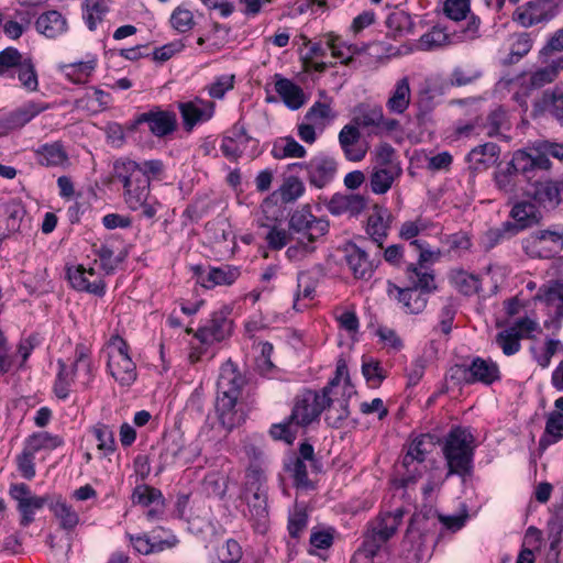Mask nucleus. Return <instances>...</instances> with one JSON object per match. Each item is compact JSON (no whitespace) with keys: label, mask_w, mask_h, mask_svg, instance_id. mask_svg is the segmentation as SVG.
<instances>
[{"label":"nucleus","mask_w":563,"mask_h":563,"mask_svg":"<svg viewBox=\"0 0 563 563\" xmlns=\"http://www.w3.org/2000/svg\"><path fill=\"white\" fill-rule=\"evenodd\" d=\"M165 165L161 159L134 161L120 157L113 162L112 183L120 185L122 197L131 211L141 210L145 219H154L162 203L151 195V181L162 180Z\"/></svg>","instance_id":"obj_1"},{"label":"nucleus","mask_w":563,"mask_h":563,"mask_svg":"<svg viewBox=\"0 0 563 563\" xmlns=\"http://www.w3.org/2000/svg\"><path fill=\"white\" fill-rule=\"evenodd\" d=\"M245 384V377L231 360L221 365L217 380L216 412L220 424L228 431L245 421V412L239 404Z\"/></svg>","instance_id":"obj_2"},{"label":"nucleus","mask_w":563,"mask_h":563,"mask_svg":"<svg viewBox=\"0 0 563 563\" xmlns=\"http://www.w3.org/2000/svg\"><path fill=\"white\" fill-rule=\"evenodd\" d=\"M405 275L408 285L404 287L387 280V296L395 300L405 313L419 314L426 309L430 294L437 290L434 274L424 266L421 268L415 263H409Z\"/></svg>","instance_id":"obj_3"},{"label":"nucleus","mask_w":563,"mask_h":563,"mask_svg":"<svg viewBox=\"0 0 563 563\" xmlns=\"http://www.w3.org/2000/svg\"><path fill=\"white\" fill-rule=\"evenodd\" d=\"M440 445L446 465L445 478L457 476L465 481L473 475L476 443L468 428L453 426L440 439Z\"/></svg>","instance_id":"obj_4"},{"label":"nucleus","mask_w":563,"mask_h":563,"mask_svg":"<svg viewBox=\"0 0 563 563\" xmlns=\"http://www.w3.org/2000/svg\"><path fill=\"white\" fill-rule=\"evenodd\" d=\"M405 514L404 507L393 511H379L375 519L368 522L362 545L352 555L351 563H375V555L395 536Z\"/></svg>","instance_id":"obj_5"},{"label":"nucleus","mask_w":563,"mask_h":563,"mask_svg":"<svg viewBox=\"0 0 563 563\" xmlns=\"http://www.w3.org/2000/svg\"><path fill=\"white\" fill-rule=\"evenodd\" d=\"M0 77L16 78L20 87L27 92L38 90V76L33 58L13 46L5 47L0 52Z\"/></svg>","instance_id":"obj_6"},{"label":"nucleus","mask_w":563,"mask_h":563,"mask_svg":"<svg viewBox=\"0 0 563 563\" xmlns=\"http://www.w3.org/2000/svg\"><path fill=\"white\" fill-rule=\"evenodd\" d=\"M437 444H440V438L435 434L420 433L410 435L407 451L401 460V467L405 468V473L400 478L402 487L407 488L418 481L421 473L413 464H422Z\"/></svg>","instance_id":"obj_7"},{"label":"nucleus","mask_w":563,"mask_h":563,"mask_svg":"<svg viewBox=\"0 0 563 563\" xmlns=\"http://www.w3.org/2000/svg\"><path fill=\"white\" fill-rule=\"evenodd\" d=\"M107 369L119 385L130 387L137 378L136 365L129 354L128 342L115 334L108 346Z\"/></svg>","instance_id":"obj_8"},{"label":"nucleus","mask_w":563,"mask_h":563,"mask_svg":"<svg viewBox=\"0 0 563 563\" xmlns=\"http://www.w3.org/2000/svg\"><path fill=\"white\" fill-rule=\"evenodd\" d=\"M327 406L329 399L324 390L303 388L295 397L289 420L295 421L296 427L306 428L319 420Z\"/></svg>","instance_id":"obj_9"},{"label":"nucleus","mask_w":563,"mask_h":563,"mask_svg":"<svg viewBox=\"0 0 563 563\" xmlns=\"http://www.w3.org/2000/svg\"><path fill=\"white\" fill-rule=\"evenodd\" d=\"M523 252L531 258H553L563 251V225L537 230L521 242Z\"/></svg>","instance_id":"obj_10"},{"label":"nucleus","mask_w":563,"mask_h":563,"mask_svg":"<svg viewBox=\"0 0 563 563\" xmlns=\"http://www.w3.org/2000/svg\"><path fill=\"white\" fill-rule=\"evenodd\" d=\"M562 0H530L519 5L514 12V21L522 27L545 24L560 12Z\"/></svg>","instance_id":"obj_11"},{"label":"nucleus","mask_w":563,"mask_h":563,"mask_svg":"<svg viewBox=\"0 0 563 563\" xmlns=\"http://www.w3.org/2000/svg\"><path fill=\"white\" fill-rule=\"evenodd\" d=\"M329 221L324 218H317L311 212L309 205L295 210L289 219V228L295 233L301 234L300 239L308 242H316L329 232Z\"/></svg>","instance_id":"obj_12"},{"label":"nucleus","mask_w":563,"mask_h":563,"mask_svg":"<svg viewBox=\"0 0 563 563\" xmlns=\"http://www.w3.org/2000/svg\"><path fill=\"white\" fill-rule=\"evenodd\" d=\"M527 195L547 211L555 210L562 202L563 181L543 178L532 179Z\"/></svg>","instance_id":"obj_13"},{"label":"nucleus","mask_w":563,"mask_h":563,"mask_svg":"<svg viewBox=\"0 0 563 563\" xmlns=\"http://www.w3.org/2000/svg\"><path fill=\"white\" fill-rule=\"evenodd\" d=\"M48 108L49 106L47 103L29 100L16 109L3 113L0 115V137L8 135L12 131L24 128Z\"/></svg>","instance_id":"obj_14"},{"label":"nucleus","mask_w":563,"mask_h":563,"mask_svg":"<svg viewBox=\"0 0 563 563\" xmlns=\"http://www.w3.org/2000/svg\"><path fill=\"white\" fill-rule=\"evenodd\" d=\"M354 385H349L342 391L328 393L329 406L324 412V422L332 429H342L345 427L350 417V400L356 395Z\"/></svg>","instance_id":"obj_15"},{"label":"nucleus","mask_w":563,"mask_h":563,"mask_svg":"<svg viewBox=\"0 0 563 563\" xmlns=\"http://www.w3.org/2000/svg\"><path fill=\"white\" fill-rule=\"evenodd\" d=\"M344 260L354 278L363 280H369L380 264L379 254L369 257L368 253L354 242L345 244Z\"/></svg>","instance_id":"obj_16"},{"label":"nucleus","mask_w":563,"mask_h":563,"mask_svg":"<svg viewBox=\"0 0 563 563\" xmlns=\"http://www.w3.org/2000/svg\"><path fill=\"white\" fill-rule=\"evenodd\" d=\"M230 313L231 310L228 307L212 312L207 323L198 328L195 338L203 344H211L213 342H221L230 336L233 329Z\"/></svg>","instance_id":"obj_17"},{"label":"nucleus","mask_w":563,"mask_h":563,"mask_svg":"<svg viewBox=\"0 0 563 563\" xmlns=\"http://www.w3.org/2000/svg\"><path fill=\"white\" fill-rule=\"evenodd\" d=\"M66 277L77 291L87 292L97 297H103L107 291V284L98 276L95 268H86L84 265H73L66 268Z\"/></svg>","instance_id":"obj_18"},{"label":"nucleus","mask_w":563,"mask_h":563,"mask_svg":"<svg viewBox=\"0 0 563 563\" xmlns=\"http://www.w3.org/2000/svg\"><path fill=\"white\" fill-rule=\"evenodd\" d=\"M194 276L202 287L212 289L217 286H231L241 276V267L230 264L209 266L207 269L201 265L192 267Z\"/></svg>","instance_id":"obj_19"},{"label":"nucleus","mask_w":563,"mask_h":563,"mask_svg":"<svg viewBox=\"0 0 563 563\" xmlns=\"http://www.w3.org/2000/svg\"><path fill=\"white\" fill-rule=\"evenodd\" d=\"M305 170L310 186L322 189L335 178L338 163L332 156L319 153L305 163Z\"/></svg>","instance_id":"obj_20"},{"label":"nucleus","mask_w":563,"mask_h":563,"mask_svg":"<svg viewBox=\"0 0 563 563\" xmlns=\"http://www.w3.org/2000/svg\"><path fill=\"white\" fill-rule=\"evenodd\" d=\"M183 126L186 132H191L198 124H202L211 120L214 115L216 103L196 97L194 100L178 102Z\"/></svg>","instance_id":"obj_21"},{"label":"nucleus","mask_w":563,"mask_h":563,"mask_svg":"<svg viewBox=\"0 0 563 563\" xmlns=\"http://www.w3.org/2000/svg\"><path fill=\"white\" fill-rule=\"evenodd\" d=\"M427 229L421 217H418L413 221H405L400 229L398 236L401 240L409 241V247L418 253L417 265L423 268V265L430 262L434 255V252L430 249V245L424 240L416 239L422 231Z\"/></svg>","instance_id":"obj_22"},{"label":"nucleus","mask_w":563,"mask_h":563,"mask_svg":"<svg viewBox=\"0 0 563 563\" xmlns=\"http://www.w3.org/2000/svg\"><path fill=\"white\" fill-rule=\"evenodd\" d=\"M136 123H146L148 131L154 136L162 139L176 131L177 117L173 111L163 110L161 107L154 106L148 111L137 114Z\"/></svg>","instance_id":"obj_23"},{"label":"nucleus","mask_w":563,"mask_h":563,"mask_svg":"<svg viewBox=\"0 0 563 563\" xmlns=\"http://www.w3.org/2000/svg\"><path fill=\"white\" fill-rule=\"evenodd\" d=\"M393 222L391 212L384 206L375 205L366 222V233L383 249Z\"/></svg>","instance_id":"obj_24"},{"label":"nucleus","mask_w":563,"mask_h":563,"mask_svg":"<svg viewBox=\"0 0 563 563\" xmlns=\"http://www.w3.org/2000/svg\"><path fill=\"white\" fill-rule=\"evenodd\" d=\"M549 112L558 121L563 122V88L555 86L544 90L542 97L533 103L532 117L538 118Z\"/></svg>","instance_id":"obj_25"},{"label":"nucleus","mask_w":563,"mask_h":563,"mask_svg":"<svg viewBox=\"0 0 563 563\" xmlns=\"http://www.w3.org/2000/svg\"><path fill=\"white\" fill-rule=\"evenodd\" d=\"M468 366L472 385L481 383L485 386H490L501 379L498 364L490 358L475 356L471 360Z\"/></svg>","instance_id":"obj_26"},{"label":"nucleus","mask_w":563,"mask_h":563,"mask_svg":"<svg viewBox=\"0 0 563 563\" xmlns=\"http://www.w3.org/2000/svg\"><path fill=\"white\" fill-rule=\"evenodd\" d=\"M36 163L44 167H64L69 156L62 141L44 143L33 150Z\"/></svg>","instance_id":"obj_27"},{"label":"nucleus","mask_w":563,"mask_h":563,"mask_svg":"<svg viewBox=\"0 0 563 563\" xmlns=\"http://www.w3.org/2000/svg\"><path fill=\"white\" fill-rule=\"evenodd\" d=\"M35 29L41 35L53 40L68 31V22L59 11L48 10L37 16Z\"/></svg>","instance_id":"obj_28"},{"label":"nucleus","mask_w":563,"mask_h":563,"mask_svg":"<svg viewBox=\"0 0 563 563\" xmlns=\"http://www.w3.org/2000/svg\"><path fill=\"white\" fill-rule=\"evenodd\" d=\"M509 217L514 220L511 222L517 233L538 224L542 219L537 206L526 200L517 201L512 206Z\"/></svg>","instance_id":"obj_29"},{"label":"nucleus","mask_w":563,"mask_h":563,"mask_svg":"<svg viewBox=\"0 0 563 563\" xmlns=\"http://www.w3.org/2000/svg\"><path fill=\"white\" fill-rule=\"evenodd\" d=\"M47 507L58 520L60 529L73 531L78 526L80 520L78 512L60 495L49 496Z\"/></svg>","instance_id":"obj_30"},{"label":"nucleus","mask_w":563,"mask_h":563,"mask_svg":"<svg viewBox=\"0 0 563 563\" xmlns=\"http://www.w3.org/2000/svg\"><path fill=\"white\" fill-rule=\"evenodd\" d=\"M427 520V514L415 512L409 520L402 539V548L409 552L412 551L416 559L418 558V553L421 551V547L423 544L422 530L426 528L424 523Z\"/></svg>","instance_id":"obj_31"},{"label":"nucleus","mask_w":563,"mask_h":563,"mask_svg":"<svg viewBox=\"0 0 563 563\" xmlns=\"http://www.w3.org/2000/svg\"><path fill=\"white\" fill-rule=\"evenodd\" d=\"M500 147L496 143L487 142L472 148L466 161L473 169L482 172L493 166L498 161Z\"/></svg>","instance_id":"obj_32"},{"label":"nucleus","mask_w":563,"mask_h":563,"mask_svg":"<svg viewBox=\"0 0 563 563\" xmlns=\"http://www.w3.org/2000/svg\"><path fill=\"white\" fill-rule=\"evenodd\" d=\"M275 91L291 110H297L305 103V95L300 86L279 74L275 75Z\"/></svg>","instance_id":"obj_33"},{"label":"nucleus","mask_w":563,"mask_h":563,"mask_svg":"<svg viewBox=\"0 0 563 563\" xmlns=\"http://www.w3.org/2000/svg\"><path fill=\"white\" fill-rule=\"evenodd\" d=\"M247 505L253 529L257 533H265L268 521L267 490L252 494V498L247 500Z\"/></svg>","instance_id":"obj_34"},{"label":"nucleus","mask_w":563,"mask_h":563,"mask_svg":"<svg viewBox=\"0 0 563 563\" xmlns=\"http://www.w3.org/2000/svg\"><path fill=\"white\" fill-rule=\"evenodd\" d=\"M411 90L408 77L398 79L390 91L386 107L390 113L402 114L409 108Z\"/></svg>","instance_id":"obj_35"},{"label":"nucleus","mask_w":563,"mask_h":563,"mask_svg":"<svg viewBox=\"0 0 563 563\" xmlns=\"http://www.w3.org/2000/svg\"><path fill=\"white\" fill-rule=\"evenodd\" d=\"M98 65V58L88 54L85 60L74 62L63 66L66 78L76 85L86 84Z\"/></svg>","instance_id":"obj_36"},{"label":"nucleus","mask_w":563,"mask_h":563,"mask_svg":"<svg viewBox=\"0 0 563 563\" xmlns=\"http://www.w3.org/2000/svg\"><path fill=\"white\" fill-rule=\"evenodd\" d=\"M536 299L544 302L548 307H554L551 322H555L558 329L561 328L563 320V284L556 283L547 289L540 288Z\"/></svg>","instance_id":"obj_37"},{"label":"nucleus","mask_w":563,"mask_h":563,"mask_svg":"<svg viewBox=\"0 0 563 563\" xmlns=\"http://www.w3.org/2000/svg\"><path fill=\"white\" fill-rule=\"evenodd\" d=\"M563 439V413L551 411L545 421L544 432L539 440L541 450L548 449Z\"/></svg>","instance_id":"obj_38"},{"label":"nucleus","mask_w":563,"mask_h":563,"mask_svg":"<svg viewBox=\"0 0 563 563\" xmlns=\"http://www.w3.org/2000/svg\"><path fill=\"white\" fill-rule=\"evenodd\" d=\"M533 40L530 33L522 32L515 36L507 56L500 59L503 66L518 64L532 48Z\"/></svg>","instance_id":"obj_39"},{"label":"nucleus","mask_w":563,"mask_h":563,"mask_svg":"<svg viewBox=\"0 0 563 563\" xmlns=\"http://www.w3.org/2000/svg\"><path fill=\"white\" fill-rule=\"evenodd\" d=\"M126 537L129 538L131 544L133 545L134 550L143 555H148L152 553H159L164 550H167L169 545L174 543L173 541H157L158 539L155 537H150V534L143 533V534H131L128 533Z\"/></svg>","instance_id":"obj_40"},{"label":"nucleus","mask_w":563,"mask_h":563,"mask_svg":"<svg viewBox=\"0 0 563 563\" xmlns=\"http://www.w3.org/2000/svg\"><path fill=\"white\" fill-rule=\"evenodd\" d=\"M517 234L518 233L515 231L512 222L505 221L499 227L490 228L484 233L482 238V245L485 251H490Z\"/></svg>","instance_id":"obj_41"},{"label":"nucleus","mask_w":563,"mask_h":563,"mask_svg":"<svg viewBox=\"0 0 563 563\" xmlns=\"http://www.w3.org/2000/svg\"><path fill=\"white\" fill-rule=\"evenodd\" d=\"M81 7L82 18L89 31H95L109 12L107 0H85Z\"/></svg>","instance_id":"obj_42"},{"label":"nucleus","mask_w":563,"mask_h":563,"mask_svg":"<svg viewBox=\"0 0 563 563\" xmlns=\"http://www.w3.org/2000/svg\"><path fill=\"white\" fill-rule=\"evenodd\" d=\"M563 504L554 506V518L549 522L552 527L551 530H556L555 537L550 542V547L544 560V563H559L561 542V534L563 531Z\"/></svg>","instance_id":"obj_43"},{"label":"nucleus","mask_w":563,"mask_h":563,"mask_svg":"<svg viewBox=\"0 0 563 563\" xmlns=\"http://www.w3.org/2000/svg\"><path fill=\"white\" fill-rule=\"evenodd\" d=\"M307 154L306 148L292 136L282 137L274 143L272 155L276 159L287 157L302 158Z\"/></svg>","instance_id":"obj_44"},{"label":"nucleus","mask_w":563,"mask_h":563,"mask_svg":"<svg viewBox=\"0 0 563 563\" xmlns=\"http://www.w3.org/2000/svg\"><path fill=\"white\" fill-rule=\"evenodd\" d=\"M25 445L30 451L37 453L41 450H55L64 445V439L49 432H35L25 440Z\"/></svg>","instance_id":"obj_45"},{"label":"nucleus","mask_w":563,"mask_h":563,"mask_svg":"<svg viewBox=\"0 0 563 563\" xmlns=\"http://www.w3.org/2000/svg\"><path fill=\"white\" fill-rule=\"evenodd\" d=\"M49 495L34 496V498H27L24 501L21 500V504L16 505V510L21 516L20 526L24 528L29 527L34 521L35 511L47 505Z\"/></svg>","instance_id":"obj_46"},{"label":"nucleus","mask_w":563,"mask_h":563,"mask_svg":"<svg viewBox=\"0 0 563 563\" xmlns=\"http://www.w3.org/2000/svg\"><path fill=\"white\" fill-rule=\"evenodd\" d=\"M233 135L236 137L238 147L240 150V157L244 154L249 156H256L260 154L258 141L247 134L241 121L233 125Z\"/></svg>","instance_id":"obj_47"},{"label":"nucleus","mask_w":563,"mask_h":563,"mask_svg":"<svg viewBox=\"0 0 563 563\" xmlns=\"http://www.w3.org/2000/svg\"><path fill=\"white\" fill-rule=\"evenodd\" d=\"M507 112L503 107H497L492 110L485 119V122H481L483 133L488 137H495L500 135V130L507 124Z\"/></svg>","instance_id":"obj_48"},{"label":"nucleus","mask_w":563,"mask_h":563,"mask_svg":"<svg viewBox=\"0 0 563 563\" xmlns=\"http://www.w3.org/2000/svg\"><path fill=\"white\" fill-rule=\"evenodd\" d=\"M521 333L516 327H510L497 333L496 343L500 346L505 355L510 356L519 352L521 347Z\"/></svg>","instance_id":"obj_49"},{"label":"nucleus","mask_w":563,"mask_h":563,"mask_svg":"<svg viewBox=\"0 0 563 563\" xmlns=\"http://www.w3.org/2000/svg\"><path fill=\"white\" fill-rule=\"evenodd\" d=\"M132 501L143 507L164 504L165 499L162 492L148 485H137L132 494Z\"/></svg>","instance_id":"obj_50"},{"label":"nucleus","mask_w":563,"mask_h":563,"mask_svg":"<svg viewBox=\"0 0 563 563\" xmlns=\"http://www.w3.org/2000/svg\"><path fill=\"white\" fill-rule=\"evenodd\" d=\"M245 493L266 492V475L261 465H249L245 473Z\"/></svg>","instance_id":"obj_51"},{"label":"nucleus","mask_w":563,"mask_h":563,"mask_svg":"<svg viewBox=\"0 0 563 563\" xmlns=\"http://www.w3.org/2000/svg\"><path fill=\"white\" fill-rule=\"evenodd\" d=\"M299 427H296L295 421L289 420V416L283 422L273 423L269 428V435L277 441H284L287 444H292L297 437Z\"/></svg>","instance_id":"obj_52"},{"label":"nucleus","mask_w":563,"mask_h":563,"mask_svg":"<svg viewBox=\"0 0 563 563\" xmlns=\"http://www.w3.org/2000/svg\"><path fill=\"white\" fill-rule=\"evenodd\" d=\"M395 180V173L387 167L375 169L369 179L371 189L374 194L387 192Z\"/></svg>","instance_id":"obj_53"},{"label":"nucleus","mask_w":563,"mask_h":563,"mask_svg":"<svg viewBox=\"0 0 563 563\" xmlns=\"http://www.w3.org/2000/svg\"><path fill=\"white\" fill-rule=\"evenodd\" d=\"M353 122L360 128L379 129L383 122V109L380 107H367L360 109Z\"/></svg>","instance_id":"obj_54"},{"label":"nucleus","mask_w":563,"mask_h":563,"mask_svg":"<svg viewBox=\"0 0 563 563\" xmlns=\"http://www.w3.org/2000/svg\"><path fill=\"white\" fill-rule=\"evenodd\" d=\"M4 228L3 230L9 233H15L21 228V222L25 216L24 208L19 203H8L4 206Z\"/></svg>","instance_id":"obj_55"},{"label":"nucleus","mask_w":563,"mask_h":563,"mask_svg":"<svg viewBox=\"0 0 563 563\" xmlns=\"http://www.w3.org/2000/svg\"><path fill=\"white\" fill-rule=\"evenodd\" d=\"M362 374L367 384L373 388L379 387L383 380L386 378V374L380 365V362L372 357L363 360Z\"/></svg>","instance_id":"obj_56"},{"label":"nucleus","mask_w":563,"mask_h":563,"mask_svg":"<svg viewBox=\"0 0 563 563\" xmlns=\"http://www.w3.org/2000/svg\"><path fill=\"white\" fill-rule=\"evenodd\" d=\"M278 194L283 202H292L305 194V185L297 176H289L285 178Z\"/></svg>","instance_id":"obj_57"},{"label":"nucleus","mask_w":563,"mask_h":563,"mask_svg":"<svg viewBox=\"0 0 563 563\" xmlns=\"http://www.w3.org/2000/svg\"><path fill=\"white\" fill-rule=\"evenodd\" d=\"M347 384L353 385L349 375L347 365L344 360H339L336 363L334 377H332L321 389L327 394L339 390L342 391L347 386Z\"/></svg>","instance_id":"obj_58"},{"label":"nucleus","mask_w":563,"mask_h":563,"mask_svg":"<svg viewBox=\"0 0 563 563\" xmlns=\"http://www.w3.org/2000/svg\"><path fill=\"white\" fill-rule=\"evenodd\" d=\"M92 433L98 441V449L104 452V455H110L117 450L113 431L109 426L98 423L93 427Z\"/></svg>","instance_id":"obj_59"},{"label":"nucleus","mask_w":563,"mask_h":563,"mask_svg":"<svg viewBox=\"0 0 563 563\" xmlns=\"http://www.w3.org/2000/svg\"><path fill=\"white\" fill-rule=\"evenodd\" d=\"M452 282L457 290L465 296L474 295L479 289V279L475 275L464 271L456 272L452 276Z\"/></svg>","instance_id":"obj_60"},{"label":"nucleus","mask_w":563,"mask_h":563,"mask_svg":"<svg viewBox=\"0 0 563 563\" xmlns=\"http://www.w3.org/2000/svg\"><path fill=\"white\" fill-rule=\"evenodd\" d=\"M93 254L100 261V268L104 272L106 275H112L115 272V257L114 251L108 243L93 244L92 245Z\"/></svg>","instance_id":"obj_61"},{"label":"nucleus","mask_w":563,"mask_h":563,"mask_svg":"<svg viewBox=\"0 0 563 563\" xmlns=\"http://www.w3.org/2000/svg\"><path fill=\"white\" fill-rule=\"evenodd\" d=\"M35 454L24 445L23 451L16 456V467L21 476L27 481H32L35 477Z\"/></svg>","instance_id":"obj_62"},{"label":"nucleus","mask_w":563,"mask_h":563,"mask_svg":"<svg viewBox=\"0 0 563 563\" xmlns=\"http://www.w3.org/2000/svg\"><path fill=\"white\" fill-rule=\"evenodd\" d=\"M170 25L179 33L190 31L195 25L194 14L190 10L177 7L169 19Z\"/></svg>","instance_id":"obj_63"},{"label":"nucleus","mask_w":563,"mask_h":563,"mask_svg":"<svg viewBox=\"0 0 563 563\" xmlns=\"http://www.w3.org/2000/svg\"><path fill=\"white\" fill-rule=\"evenodd\" d=\"M470 12V0H445L443 3V13L450 20L462 21L466 19Z\"/></svg>","instance_id":"obj_64"}]
</instances>
